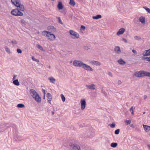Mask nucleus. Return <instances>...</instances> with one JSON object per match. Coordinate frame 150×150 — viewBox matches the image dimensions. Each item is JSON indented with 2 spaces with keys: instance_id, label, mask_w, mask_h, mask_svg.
I'll use <instances>...</instances> for the list:
<instances>
[{
  "instance_id": "f257e3e1",
  "label": "nucleus",
  "mask_w": 150,
  "mask_h": 150,
  "mask_svg": "<svg viewBox=\"0 0 150 150\" xmlns=\"http://www.w3.org/2000/svg\"><path fill=\"white\" fill-rule=\"evenodd\" d=\"M20 0H11L12 3L16 6L19 7L18 8L20 11H23L24 10V7L23 5H21L19 3Z\"/></svg>"
},
{
  "instance_id": "f03ea898",
  "label": "nucleus",
  "mask_w": 150,
  "mask_h": 150,
  "mask_svg": "<svg viewBox=\"0 0 150 150\" xmlns=\"http://www.w3.org/2000/svg\"><path fill=\"white\" fill-rule=\"evenodd\" d=\"M11 14L15 16H23V13L21 12L18 8H15L12 10L11 12Z\"/></svg>"
},
{
  "instance_id": "7ed1b4c3",
  "label": "nucleus",
  "mask_w": 150,
  "mask_h": 150,
  "mask_svg": "<svg viewBox=\"0 0 150 150\" xmlns=\"http://www.w3.org/2000/svg\"><path fill=\"white\" fill-rule=\"evenodd\" d=\"M73 64L75 66L82 67L83 68L84 63L81 61L75 60L73 61Z\"/></svg>"
},
{
  "instance_id": "20e7f679",
  "label": "nucleus",
  "mask_w": 150,
  "mask_h": 150,
  "mask_svg": "<svg viewBox=\"0 0 150 150\" xmlns=\"http://www.w3.org/2000/svg\"><path fill=\"white\" fill-rule=\"evenodd\" d=\"M70 34L73 36L71 37L74 39L78 38L79 37V35L78 33L72 30H70L69 31Z\"/></svg>"
},
{
  "instance_id": "39448f33",
  "label": "nucleus",
  "mask_w": 150,
  "mask_h": 150,
  "mask_svg": "<svg viewBox=\"0 0 150 150\" xmlns=\"http://www.w3.org/2000/svg\"><path fill=\"white\" fill-rule=\"evenodd\" d=\"M69 145L71 147H72L74 150H81L80 146L77 144L73 143H70Z\"/></svg>"
},
{
  "instance_id": "423d86ee",
  "label": "nucleus",
  "mask_w": 150,
  "mask_h": 150,
  "mask_svg": "<svg viewBox=\"0 0 150 150\" xmlns=\"http://www.w3.org/2000/svg\"><path fill=\"white\" fill-rule=\"evenodd\" d=\"M31 96L37 102L40 103L41 102V98L38 93L33 95H32Z\"/></svg>"
},
{
  "instance_id": "0eeeda50",
  "label": "nucleus",
  "mask_w": 150,
  "mask_h": 150,
  "mask_svg": "<svg viewBox=\"0 0 150 150\" xmlns=\"http://www.w3.org/2000/svg\"><path fill=\"white\" fill-rule=\"evenodd\" d=\"M47 37L48 39L50 40H54L55 39L56 37L55 35L51 33V32H49Z\"/></svg>"
},
{
  "instance_id": "6e6552de",
  "label": "nucleus",
  "mask_w": 150,
  "mask_h": 150,
  "mask_svg": "<svg viewBox=\"0 0 150 150\" xmlns=\"http://www.w3.org/2000/svg\"><path fill=\"white\" fill-rule=\"evenodd\" d=\"M143 70L137 71L134 73V75L137 77L140 78L143 77Z\"/></svg>"
},
{
  "instance_id": "1a4fd4ad",
  "label": "nucleus",
  "mask_w": 150,
  "mask_h": 150,
  "mask_svg": "<svg viewBox=\"0 0 150 150\" xmlns=\"http://www.w3.org/2000/svg\"><path fill=\"white\" fill-rule=\"evenodd\" d=\"M83 68L84 69H85L89 71H91L93 70L92 68L91 67L85 64L83 65Z\"/></svg>"
},
{
  "instance_id": "9d476101",
  "label": "nucleus",
  "mask_w": 150,
  "mask_h": 150,
  "mask_svg": "<svg viewBox=\"0 0 150 150\" xmlns=\"http://www.w3.org/2000/svg\"><path fill=\"white\" fill-rule=\"evenodd\" d=\"M81 109L83 110L86 107V102L84 99H81Z\"/></svg>"
},
{
  "instance_id": "9b49d317",
  "label": "nucleus",
  "mask_w": 150,
  "mask_h": 150,
  "mask_svg": "<svg viewBox=\"0 0 150 150\" xmlns=\"http://www.w3.org/2000/svg\"><path fill=\"white\" fill-rule=\"evenodd\" d=\"M48 29L49 30L53 32H54L56 31L57 30L54 26L50 25L48 27Z\"/></svg>"
},
{
  "instance_id": "f8f14e48",
  "label": "nucleus",
  "mask_w": 150,
  "mask_h": 150,
  "mask_svg": "<svg viewBox=\"0 0 150 150\" xmlns=\"http://www.w3.org/2000/svg\"><path fill=\"white\" fill-rule=\"evenodd\" d=\"M125 30L124 28H122L120 29L119 31L116 34L117 35H120L123 34L124 32L125 31Z\"/></svg>"
},
{
  "instance_id": "ddd939ff",
  "label": "nucleus",
  "mask_w": 150,
  "mask_h": 150,
  "mask_svg": "<svg viewBox=\"0 0 150 150\" xmlns=\"http://www.w3.org/2000/svg\"><path fill=\"white\" fill-rule=\"evenodd\" d=\"M47 97L48 98V101L51 104V101L52 99V96L50 93H47Z\"/></svg>"
},
{
  "instance_id": "4468645a",
  "label": "nucleus",
  "mask_w": 150,
  "mask_h": 150,
  "mask_svg": "<svg viewBox=\"0 0 150 150\" xmlns=\"http://www.w3.org/2000/svg\"><path fill=\"white\" fill-rule=\"evenodd\" d=\"M143 126L144 129L146 132H147L150 130V126L144 125H143Z\"/></svg>"
},
{
  "instance_id": "2eb2a0df",
  "label": "nucleus",
  "mask_w": 150,
  "mask_h": 150,
  "mask_svg": "<svg viewBox=\"0 0 150 150\" xmlns=\"http://www.w3.org/2000/svg\"><path fill=\"white\" fill-rule=\"evenodd\" d=\"M115 51L118 54H120L121 52L120 48L119 46H116L114 48Z\"/></svg>"
},
{
  "instance_id": "dca6fc26",
  "label": "nucleus",
  "mask_w": 150,
  "mask_h": 150,
  "mask_svg": "<svg viewBox=\"0 0 150 150\" xmlns=\"http://www.w3.org/2000/svg\"><path fill=\"white\" fill-rule=\"evenodd\" d=\"M95 85L93 84H92L90 85H86V86L91 90H94L95 89L94 87Z\"/></svg>"
},
{
  "instance_id": "f3484780",
  "label": "nucleus",
  "mask_w": 150,
  "mask_h": 150,
  "mask_svg": "<svg viewBox=\"0 0 150 150\" xmlns=\"http://www.w3.org/2000/svg\"><path fill=\"white\" fill-rule=\"evenodd\" d=\"M57 7L59 10H62L64 6L61 2H59L57 5Z\"/></svg>"
},
{
  "instance_id": "a211bd4d",
  "label": "nucleus",
  "mask_w": 150,
  "mask_h": 150,
  "mask_svg": "<svg viewBox=\"0 0 150 150\" xmlns=\"http://www.w3.org/2000/svg\"><path fill=\"white\" fill-rule=\"evenodd\" d=\"M90 63L92 64H94L96 66H100V63L98 61H96L94 60L91 61Z\"/></svg>"
},
{
  "instance_id": "6ab92c4d",
  "label": "nucleus",
  "mask_w": 150,
  "mask_h": 150,
  "mask_svg": "<svg viewBox=\"0 0 150 150\" xmlns=\"http://www.w3.org/2000/svg\"><path fill=\"white\" fill-rule=\"evenodd\" d=\"M143 77L147 76L150 77V72L143 70Z\"/></svg>"
},
{
  "instance_id": "aec40b11",
  "label": "nucleus",
  "mask_w": 150,
  "mask_h": 150,
  "mask_svg": "<svg viewBox=\"0 0 150 150\" xmlns=\"http://www.w3.org/2000/svg\"><path fill=\"white\" fill-rule=\"evenodd\" d=\"M13 83L15 85L18 86L20 85V82L18 79L14 80L13 81Z\"/></svg>"
},
{
  "instance_id": "412c9836",
  "label": "nucleus",
  "mask_w": 150,
  "mask_h": 150,
  "mask_svg": "<svg viewBox=\"0 0 150 150\" xmlns=\"http://www.w3.org/2000/svg\"><path fill=\"white\" fill-rule=\"evenodd\" d=\"M118 62L119 64L121 65H123L126 63V62L122 60L121 58H120L118 61Z\"/></svg>"
},
{
  "instance_id": "4be33fe9",
  "label": "nucleus",
  "mask_w": 150,
  "mask_h": 150,
  "mask_svg": "<svg viewBox=\"0 0 150 150\" xmlns=\"http://www.w3.org/2000/svg\"><path fill=\"white\" fill-rule=\"evenodd\" d=\"M30 92L31 96L38 93L35 90L33 89H30Z\"/></svg>"
},
{
  "instance_id": "5701e85b",
  "label": "nucleus",
  "mask_w": 150,
  "mask_h": 150,
  "mask_svg": "<svg viewBox=\"0 0 150 150\" xmlns=\"http://www.w3.org/2000/svg\"><path fill=\"white\" fill-rule=\"evenodd\" d=\"M102 16L100 15H97L96 16H93V18L94 19H98L101 18Z\"/></svg>"
},
{
  "instance_id": "b1692460",
  "label": "nucleus",
  "mask_w": 150,
  "mask_h": 150,
  "mask_svg": "<svg viewBox=\"0 0 150 150\" xmlns=\"http://www.w3.org/2000/svg\"><path fill=\"white\" fill-rule=\"evenodd\" d=\"M150 55V49L146 50V53L144 54L143 56H147Z\"/></svg>"
},
{
  "instance_id": "393cba45",
  "label": "nucleus",
  "mask_w": 150,
  "mask_h": 150,
  "mask_svg": "<svg viewBox=\"0 0 150 150\" xmlns=\"http://www.w3.org/2000/svg\"><path fill=\"white\" fill-rule=\"evenodd\" d=\"M139 21L142 23H145V18L141 16L139 18Z\"/></svg>"
},
{
  "instance_id": "a878e982",
  "label": "nucleus",
  "mask_w": 150,
  "mask_h": 150,
  "mask_svg": "<svg viewBox=\"0 0 150 150\" xmlns=\"http://www.w3.org/2000/svg\"><path fill=\"white\" fill-rule=\"evenodd\" d=\"M50 32L47 31L46 30H44L42 32V34L43 35L46 36L47 37L48 36L47 35H48V33H49V32Z\"/></svg>"
},
{
  "instance_id": "bb28decb",
  "label": "nucleus",
  "mask_w": 150,
  "mask_h": 150,
  "mask_svg": "<svg viewBox=\"0 0 150 150\" xmlns=\"http://www.w3.org/2000/svg\"><path fill=\"white\" fill-rule=\"evenodd\" d=\"M117 145L118 144L117 143L113 142L111 144L110 146L112 147L115 148L117 146Z\"/></svg>"
},
{
  "instance_id": "cd10ccee",
  "label": "nucleus",
  "mask_w": 150,
  "mask_h": 150,
  "mask_svg": "<svg viewBox=\"0 0 150 150\" xmlns=\"http://www.w3.org/2000/svg\"><path fill=\"white\" fill-rule=\"evenodd\" d=\"M69 4L71 6H74L75 5V3L74 0H70Z\"/></svg>"
},
{
  "instance_id": "c85d7f7f",
  "label": "nucleus",
  "mask_w": 150,
  "mask_h": 150,
  "mask_svg": "<svg viewBox=\"0 0 150 150\" xmlns=\"http://www.w3.org/2000/svg\"><path fill=\"white\" fill-rule=\"evenodd\" d=\"M49 79L50 80V81L51 82L53 83H54L55 81V79L53 77H51L50 78H49Z\"/></svg>"
},
{
  "instance_id": "c756f323",
  "label": "nucleus",
  "mask_w": 150,
  "mask_h": 150,
  "mask_svg": "<svg viewBox=\"0 0 150 150\" xmlns=\"http://www.w3.org/2000/svg\"><path fill=\"white\" fill-rule=\"evenodd\" d=\"M17 107L19 108H23L25 107V105L22 104H18Z\"/></svg>"
},
{
  "instance_id": "7c9ffc66",
  "label": "nucleus",
  "mask_w": 150,
  "mask_h": 150,
  "mask_svg": "<svg viewBox=\"0 0 150 150\" xmlns=\"http://www.w3.org/2000/svg\"><path fill=\"white\" fill-rule=\"evenodd\" d=\"M5 49L6 51L8 52L9 54H10L11 53L10 50V49L7 47L5 46Z\"/></svg>"
},
{
  "instance_id": "2f4dec72",
  "label": "nucleus",
  "mask_w": 150,
  "mask_h": 150,
  "mask_svg": "<svg viewBox=\"0 0 150 150\" xmlns=\"http://www.w3.org/2000/svg\"><path fill=\"white\" fill-rule=\"evenodd\" d=\"M37 47L40 50L43 51V49L42 47L40 45L38 44L37 45Z\"/></svg>"
},
{
  "instance_id": "473e14b6",
  "label": "nucleus",
  "mask_w": 150,
  "mask_h": 150,
  "mask_svg": "<svg viewBox=\"0 0 150 150\" xmlns=\"http://www.w3.org/2000/svg\"><path fill=\"white\" fill-rule=\"evenodd\" d=\"M143 8L145 9L146 11L148 13H150V9L149 8L146 7V6H144L143 7Z\"/></svg>"
},
{
  "instance_id": "72a5a7b5",
  "label": "nucleus",
  "mask_w": 150,
  "mask_h": 150,
  "mask_svg": "<svg viewBox=\"0 0 150 150\" xmlns=\"http://www.w3.org/2000/svg\"><path fill=\"white\" fill-rule=\"evenodd\" d=\"M61 98L62 101L64 102L65 101L66 98L64 97V96L62 94H61Z\"/></svg>"
},
{
  "instance_id": "f704fd0d",
  "label": "nucleus",
  "mask_w": 150,
  "mask_h": 150,
  "mask_svg": "<svg viewBox=\"0 0 150 150\" xmlns=\"http://www.w3.org/2000/svg\"><path fill=\"white\" fill-rule=\"evenodd\" d=\"M120 131V129H116L115 131V134L117 135L119 134Z\"/></svg>"
},
{
  "instance_id": "c9c22d12",
  "label": "nucleus",
  "mask_w": 150,
  "mask_h": 150,
  "mask_svg": "<svg viewBox=\"0 0 150 150\" xmlns=\"http://www.w3.org/2000/svg\"><path fill=\"white\" fill-rule=\"evenodd\" d=\"M134 39L138 40H141V38L140 37L136 36L134 37Z\"/></svg>"
},
{
  "instance_id": "e433bc0d",
  "label": "nucleus",
  "mask_w": 150,
  "mask_h": 150,
  "mask_svg": "<svg viewBox=\"0 0 150 150\" xmlns=\"http://www.w3.org/2000/svg\"><path fill=\"white\" fill-rule=\"evenodd\" d=\"M109 125L112 128H114L115 126V124L114 122H113L112 124H110Z\"/></svg>"
},
{
  "instance_id": "4c0bfd02",
  "label": "nucleus",
  "mask_w": 150,
  "mask_h": 150,
  "mask_svg": "<svg viewBox=\"0 0 150 150\" xmlns=\"http://www.w3.org/2000/svg\"><path fill=\"white\" fill-rule=\"evenodd\" d=\"M32 59L33 61H35L36 62H39V60L34 58V57L33 56L32 57Z\"/></svg>"
},
{
  "instance_id": "58836bf2",
  "label": "nucleus",
  "mask_w": 150,
  "mask_h": 150,
  "mask_svg": "<svg viewBox=\"0 0 150 150\" xmlns=\"http://www.w3.org/2000/svg\"><path fill=\"white\" fill-rule=\"evenodd\" d=\"M134 130L136 132H140V129L137 127H136L134 128Z\"/></svg>"
},
{
  "instance_id": "ea45409f",
  "label": "nucleus",
  "mask_w": 150,
  "mask_h": 150,
  "mask_svg": "<svg viewBox=\"0 0 150 150\" xmlns=\"http://www.w3.org/2000/svg\"><path fill=\"white\" fill-rule=\"evenodd\" d=\"M17 52L19 54H21L22 52V51L21 50V49L19 48L17 49Z\"/></svg>"
},
{
  "instance_id": "a19ab883",
  "label": "nucleus",
  "mask_w": 150,
  "mask_h": 150,
  "mask_svg": "<svg viewBox=\"0 0 150 150\" xmlns=\"http://www.w3.org/2000/svg\"><path fill=\"white\" fill-rule=\"evenodd\" d=\"M11 42L13 44H16L18 43L15 40H12Z\"/></svg>"
},
{
  "instance_id": "79ce46f5",
  "label": "nucleus",
  "mask_w": 150,
  "mask_h": 150,
  "mask_svg": "<svg viewBox=\"0 0 150 150\" xmlns=\"http://www.w3.org/2000/svg\"><path fill=\"white\" fill-rule=\"evenodd\" d=\"M21 22L22 24H23L24 25H26L25 22V21L23 20H21Z\"/></svg>"
},
{
  "instance_id": "37998d69",
  "label": "nucleus",
  "mask_w": 150,
  "mask_h": 150,
  "mask_svg": "<svg viewBox=\"0 0 150 150\" xmlns=\"http://www.w3.org/2000/svg\"><path fill=\"white\" fill-rule=\"evenodd\" d=\"M81 29L83 30H84L85 29V27L84 25H81Z\"/></svg>"
},
{
  "instance_id": "c03bdc74",
  "label": "nucleus",
  "mask_w": 150,
  "mask_h": 150,
  "mask_svg": "<svg viewBox=\"0 0 150 150\" xmlns=\"http://www.w3.org/2000/svg\"><path fill=\"white\" fill-rule=\"evenodd\" d=\"M125 122L127 123V124H129L131 123V121L130 120H126V121H125Z\"/></svg>"
},
{
  "instance_id": "a18cd8bd",
  "label": "nucleus",
  "mask_w": 150,
  "mask_h": 150,
  "mask_svg": "<svg viewBox=\"0 0 150 150\" xmlns=\"http://www.w3.org/2000/svg\"><path fill=\"white\" fill-rule=\"evenodd\" d=\"M149 57H142V60H145V59H147V60H149Z\"/></svg>"
},
{
  "instance_id": "49530a36",
  "label": "nucleus",
  "mask_w": 150,
  "mask_h": 150,
  "mask_svg": "<svg viewBox=\"0 0 150 150\" xmlns=\"http://www.w3.org/2000/svg\"><path fill=\"white\" fill-rule=\"evenodd\" d=\"M83 48L84 49H85V50H88L89 49V48L88 47V46H84L83 47Z\"/></svg>"
},
{
  "instance_id": "de8ad7c7",
  "label": "nucleus",
  "mask_w": 150,
  "mask_h": 150,
  "mask_svg": "<svg viewBox=\"0 0 150 150\" xmlns=\"http://www.w3.org/2000/svg\"><path fill=\"white\" fill-rule=\"evenodd\" d=\"M58 22L59 23L61 24H63V23L62 21L60 18H59V20H58Z\"/></svg>"
},
{
  "instance_id": "09e8293b",
  "label": "nucleus",
  "mask_w": 150,
  "mask_h": 150,
  "mask_svg": "<svg viewBox=\"0 0 150 150\" xmlns=\"http://www.w3.org/2000/svg\"><path fill=\"white\" fill-rule=\"evenodd\" d=\"M122 40L124 41L125 43H127V40L124 38H122Z\"/></svg>"
},
{
  "instance_id": "8fccbe9b",
  "label": "nucleus",
  "mask_w": 150,
  "mask_h": 150,
  "mask_svg": "<svg viewBox=\"0 0 150 150\" xmlns=\"http://www.w3.org/2000/svg\"><path fill=\"white\" fill-rule=\"evenodd\" d=\"M108 74L109 75L111 76H112V73L110 72H108Z\"/></svg>"
},
{
  "instance_id": "3c124183",
  "label": "nucleus",
  "mask_w": 150,
  "mask_h": 150,
  "mask_svg": "<svg viewBox=\"0 0 150 150\" xmlns=\"http://www.w3.org/2000/svg\"><path fill=\"white\" fill-rule=\"evenodd\" d=\"M42 91L43 93L44 94V95H45L46 93H45V90L43 89H42Z\"/></svg>"
},
{
  "instance_id": "603ef678",
  "label": "nucleus",
  "mask_w": 150,
  "mask_h": 150,
  "mask_svg": "<svg viewBox=\"0 0 150 150\" xmlns=\"http://www.w3.org/2000/svg\"><path fill=\"white\" fill-rule=\"evenodd\" d=\"M132 52L134 53V54H137V52L135 50H132Z\"/></svg>"
},
{
  "instance_id": "864d4df0",
  "label": "nucleus",
  "mask_w": 150,
  "mask_h": 150,
  "mask_svg": "<svg viewBox=\"0 0 150 150\" xmlns=\"http://www.w3.org/2000/svg\"><path fill=\"white\" fill-rule=\"evenodd\" d=\"M133 106H132L131 108L130 109V111L131 112L133 111Z\"/></svg>"
},
{
  "instance_id": "5fc2aeb1",
  "label": "nucleus",
  "mask_w": 150,
  "mask_h": 150,
  "mask_svg": "<svg viewBox=\"0 0 150 150\" xmlns=\"http://www.w3.org/2000/svg\"><path fill=\"white\" fill-rule=\"evenodd\" d=\"M16 76H17V75H14L13 76V80H15V78Z\"/></svg>"
},
{
  "instance_id": "6e6d98bb",
  "label": "nucleus",
  "mask_w": 150,
  "mask_h": 150,
  "mask_svg": "<svg viewBox=\"0 0 150 150\" xmlns=\"http://www.w3.org/2000/svg\"><path fill=\"white\" fill-rule=\"evenodd\" d=\"M117 83L119 85L120 84L122 83V82L120 80H118V81Z\"/></svg>"
},
{
  "instance_id": "4d7b16f0",
  "label": "nucleus",
  "mask_w": 150,
  "mask_h": 150,
  "mask_svg": "<svg viewBox=\"0 0 150 150\" xmlns=\"http://www.w3.org/2000/svg\"><path fill=\"white\" fill-rule=\"evenodd\" d=\"M130 126L131 127H132L133 128H135L133 124L130 125Z\"/></svg>"
},
{
  "instance_id": "13d9d810",
  "label": "nucleus",
  "mask_w": 150,
  "mask_h": 150,
  "mask_svg": "<svg viewBox=\"0 0 150 150\" xmlns=\"http://www.w3.org/2000/svg\"><path fill=\"white\" fill-rule=\"evenodd\" d=\"M147 96L146 95H144V99H145L146 98Z\"/></svg>"
},
{
  "instance_id": "bf43d9fd",
  "label": "nucleus",
  "mask_w": 150,
  "mask_h": 150,
  "mask_svg": "<svg viewBox=\"0 0 150 150\" xmlns=\"http://www.w3.org/2000/svg\"><path fill=\"white\" fill-rule=\"evenodd\" d=\"M147 61L150 62V57H149V60H147Z\"/></svg>"
},
{
  "instance_id": "052dcab7",
  "label": "nucleus",
  "mask_w": 150,
  "mask_h": 150,
  "mask_svg": "<svg viewBox=\"0 0 150 150\" xmlns=\"http://www.w3.org/2000/svg\"><path fill=\"white\" fill-rule=\"evenodd\" d=\"M147 146H148V147H149V149L150 150V145H149V144H148L147 145Z\"/></svg>"
},
{
  "instance_id": "680f3d73",
  "label": "nucleus",
  "mask_w": 150,
  "mask_h": 150,
  "mask_svg": "<svg viewBox=\"0 0 150 150\" xmlns=\"http://www.w3.org/2000/svg\"><path fill=\"white\" fill-rule=\"evenodd\" d=\"M52 115H54V112L53 111L52 112Z\"/></svg>"
},
{
  "instance_id": "e2e57ef3",
  "label": "nucleus",
  "mask_w": 150,
  "mask_h": 150,
  "mask_svg": "<svg viewBox=\"0 0 150 150\" xmlns=\"http://www.w3.org/2000/svg\"><path fill=\"white\" fill-rule=\"evenodd\" d=\"M131 112V113L132 114H133V113H134V112H133V111H132Z\"/></svg>"
},
{
  "instance_id": "0e129e2a",
  "label": "nucleus",
  "mask_w": 150,
  "mask_h": 150,
  "mask_svg": "<svg viewBox=\"0 0 150 150\" xmlns=\"http://www.w3.org/2000/svg\"><path fill=\"white\" fill-rule=\"evenodd\" d=\"M57 18H58V20H59V18H60V17H57Z\"/></svg>"
},
{
  "instance_id": "69168bd1",
  "label": "nucleus",
  "mask_w": 150,
  "mask_h": 150,
  "mask_svg": "<svg viewBox=\"0 0 150 150\" xmlns=\"http://www.w3.org/2000/svg\"><path fill=\"white\" fill-rule=\"evenodd\" d=\"M145 113H146V112H143V114H145Z\"/></svg>"
},
{
  "instance_id": "338daca9",
  "label": "nucleus",
  "mask_w": 150,
  "mask_h": 150,
  "mask_svg": "<svg viewBox=\"0 0 150 150\" xmlns=\"http://www.w3.org/2000/svg\"><path fill=\"white\" fill-rule=\"evenodd\" d=\"M45 95H44L43 98L44 99H45Z\"/></svg>"
},
{
  "instance_id": "774afa93",
  "label": "nucleus",
  "mask_w": 150,
  "mask_h": 150,
  "mask_svg": "<svg viewBox=\"0 0 150 150\" xmlns=\"http://www.w3.org/2000/svg\"><path fill=\"white\" fill-rule=\"evenodd\" d=\"M48 68H49V69H50V66H49V67H48Z\"/></svg>"
}]
</instances>
